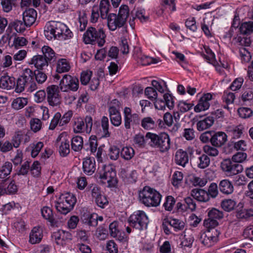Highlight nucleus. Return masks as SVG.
<instances>
[{"instance_id": "obj_6", "label": "nucleus", "mask_w": 253, "mask_h": 253, "mask_svg": "<svg viewBox=\"0 0 253 253\" xmlns=\"http://www.w3.org/2000/svg\"><path fill=\"white\" fill-rule=\"evenodd\" d=\"M76 201V198L74 194L66 192L60 195L55 202V207L59 212L66 214L73 209Z\"/></svg>"}, {"instance_id": "obj_37", "label": "nucleus", "mask_w": 253, "mask_h": 253, "mask_svg": "<svg viewBox=\"0 0 253 253\" xmlns=\"http://www.w3.org/2000/svg\"><path fill=\"white\" fill-rule=\"evenodd\" d=\"M253 216V209H245L242 206L236 212V217L239 219H248Z\"/></svg>"}, {"instance_id": "obj_55", "label": "nucleus", "mask_w": 253, "mask_h": 253, "mask_svg": "<svg viewBox=\"0 0 253 253\" xmlns=\"http://www.w3.org/2000/svg\"><path fill=\"white\" fill-rule=\"evenodd\" d=\"M175 204V199L171 196H168L165 199L163 207L166 211H171Z\"/></svg>"}, {"instance_id": "obj_58", "label": "nucleus", "mask_w": 253, "mask_h": 253, "mask_svg": "<svg viewBox=\"0 0 253 253\" xmlns=\"http://www.w3.org/2000/svg\"><path fill=\"white\" fill-rule=\"evenodd\" d=\"M144 93L147 98L152 101L155 100L158 96L157 91L152 87H147L145 89Z\"/></svg>"}, {"instance_id": "obj_27", "label": "nucleus", "mask_w": 253, "mask_h": 253, "mask_svg": "<svg viewBox=\"0 0 253 253\" xmlns=\"http://www.w3.org/2000/svg\"><path fill=\"white\" fill-rule=\"evenodd\" d=\"M57 141H59L58 145L60 155L62 157L67 156L70 153L69 141L64 138L62 139L60 136L57 138Z\"/></svg>"}, {"instance_id": "obj_13", "label": "nucleus", "mask_w": 253, "mask_h": 253, "mask_svg": "<svg viewBox=\"0 0 253 253\" xmlns=\"http://www.w3.org/2000/svg\"><path fill=\"white\" fill-rule=\"evenodd\" d=\"M124 126L129 129L131 127H135L138 126L140 123V118L137 113L132 114L131 109L129 107H125L124 110Z\"/></svg>"}, {"instance_id": "obj_59", "label": "nucleus", "mask_w": 253, "mask_h": 253, "mask_svg": "<svg viewBox=\"0 0 253 253\" xmlns=\"http://www.w3.org/2000/svg\"><path fill=\"white\" fill-rule=\"evenodd\" d=\"M101 127L103 136L106 137L110 136V133L108 130L109 120L108 118L106 116H103L101 119Z\"/></svg>"}, {"instance_id": "obj_64", "label": "nucleus", "mask_w": 253, "mask_h": 253, "mask_svg": "<svg viewBox=\"0 0 253 253\" xmlns=\"http://www.w3.org/2000/svg\"><path fill=\"white\" fill-rule=\"evenodd\" d=\"M240 55L243 63L249 62L251 59L250 53L246 48H242L240 49Z\"/></svg>"}, {"instance_id": "obj_56", "label": "nucleus", "mask_w": 253, "mask_h": 253, "mask_svg": "<svg viewBox=\"0 0 253 253\" xmlns=\"http://www.w3.org/2000/svg\"><path fill=\"white\" fill-rule=\"evenodd\" d=\"M13 60L11 55L8 54H3L2 58H1L0 65L3 68H8L12 65Z\"/></svg>"}, {"instance_id": "obj_48", "label": "nucleus", "mask_w": 253, "mask_h": 253, "mask_svg": "<svg viewBox=\"0 0 253 253\" xmlns=\"http://www.w3.org/2000/svg\"><path fill=\"white\" fill-rule=\"evenodd\" d=\"M169 224L175 231L181 230L184 227V223L179 219L172 218L169 219Z\"/></svg>"}, {"instance_id": "obj_41", "label": "nucleus", "mask_w": 253, "mask_h": 253, "mask_svg": "<svg viewBox=\"0 0 253 253\" xmlns=\"http://www.w3.org/2000/svg\"><path fill=\"white\" fill-rule=\"evenodd\" d=\"M83 147V139L81 136H76L73 137L71 140V148L76 152L82 150Z\"/></svg>"}, {"instance_id": "obj_18", "label": "nucleus", "mask_w": 253, "mask_h": 253, "mask_svg": "<svg viewBox=\"0 0 253 253\" xmlns=\"http://www.w3.org/2000/svg\"><path fill=\"white\" fill-rule=\"evenodd\" d=\"M49 62L42 55L34 56L28 62L29 65H33L38 70H42L48 66Z\"/></svg>"}, {"instance_id": "obj_14", "label": "nucleus", "mask_w": 253, "mask_h": 253, "mask_svg": "<svg viewBox=\"0 0 253 253\" xmlns=\"http://www.w3.org/2000/svg\"><path fill=\"white\" fill-rule=\"evenodd\" d=\"M59 89L56 85H51L46 88L47 100L49 105L54 107L60 104Z\"/></svg>"}, {"instance_id": "obj_16", "label": "nucleus", "mask_w": 253, "mask_h": 253, "mask_svg": "<svg viewBox=\"0 0 253 253\" xmlns=\"http://www.w3.org/2000/svg\"><path fill=\"white\" fill-rule=\"evenodd\" d=\"M53 237L56 244L62 246L68 244L72 239L71 233L62 230L54 233Z\"/></svg>"}, {"instance_id": "obj_61", "label": "nucleus", "mask_w": 253, "mask_h": 253, "mask_svg": "<svg viewBox=\"0 0 253 253\" xmlns=\"http://www.w3.org/2000/svg\"><path fill=\"white\" fill-rule=\"evenodd\" d=\"M163 98L166 106L170 110L173 109L174 106V97L169 93H165Z\"/></svg>"}, {"instance_id": "obj_32", "label": "nucleus", "mask_w": 253, "mask_h": 253, "mask_svg": "<svg viewBox=\"0 0 253 253\" xmlns=\"http://www.w3.org/2000/svg\"><path fill=\"white\" fill-rule=\"evenodd\" d=\"M145 11L143 9H137L132 12V18H130L129 24L131 27L134 26V20L136 18L138 19L141 22H144L148 20L149 17L145 15Z\"/></svg>"}, {"instance_id": "obj_52", "label": "nucleus", "mask_w": 253, "mask_h": 253, "mask_svg": "<svg viewBox=\"0 0 253 253\" xmlns=\"http://www.w3.org/2000/svg\"><path fill=\"white\" fill-rule=\"evenodd\" d=\"M197 163L199 168L205 169L209 166L210 159L207 155L203 154L198 158Z\"/></svg>"}, {"instance_id": "obj_44", "label": "nucleus", "mask_w": 253, "mask_h": 253, "mask_svg": "<svg viewBox=\"0 0 253 253\" xmlns=\"http://www.w3.org/2000/svg\"><path fill=\"white\" fill-rule=\"evenodd\" d=\"M134 155V149L129 146L124 147L121 152V156L126 160H129Z\"/></svg>"}, {"instance_id": "obj_5", "label": "nucleus", "mask_w": 253, "mask_h": 253, "mask_svg": "<svg viewBox=\"0 0 253 253\" xmlns=\"http://www.w3.org/2000/svg\"><path fill=\"white\" fill-rule=\"evenodd\" d=\"M146 138L150 140L149 144L151 147L158 148L161 152H165L170 148V140L169 135L166 133L157 134L147 132Z\"/></svg>"}, {"instance_id": "obj_4", "label": "nucleus", "mask_w": 253, "mask_h": 253, "mask_svg": "<svg viewBox=\"0 0 253 253\" xmlns=\"http://www.w3.org/2000/svg\"><path fill=\"white\" fill-rule=\"evenodd\" d=\"M162 196L157 191L145 186L139 193L140 202L148 207H156L161 202Z\"/></svg>"}, {"instance_id": "obj_46", "label": "nucleus", "mask_w": 253, "mask_h": 253, "mask_svg": "<svg viewBox=\"0 0 253 253\" xmlns=\"http://www.w3.org/2000/svg\"><path fill=\"white\" fill-rule=\"evenodd\" d=\"M236 205L235 201L232 199H226L222 201L221 206L222 208L226 211H232Z\"/></svg>"}, {"instance_id": "obj_63", "label": "nucleus", "mask_w": 253, "mask_h": 253, "mask_svg": "<svg viewBox=\"0 0 253 253\" xmlns=\"http://www.w3.org/2000/svg\"><path fill=\"white\" fill-rule=\"evenodd\" d=\"M193 106V104L184 101H179L178 104V111L181 113H184L190 110Z\"/></svg>"}, {"instance_id": "obj_19", "label": "nucleus", "mask_w": 253, "mask_h": 253, "mask_svg": "<svg viewBox=\"0 0 253 253\" xmlns=\"http://www.w3.org/2000/svg\"><path fill=\"white\" fill-rule=\"evenodd\" d=\"M37 17V11L33 8L27 9L23 13V20L26 27H30L34 24Z\"/></svg>"}, {"instance_id": "obj_42", "label": "nucleus", "mask_w": 253, "mask_h": 253, "mask_svg": "<svg viewBox=\"0 0 253 253\" xmlns=\"http://www.w3.org/2000/svg\"><path fill=\"white\" fill-rule=\"evenodd\" d=\"M141 126L145 129H153L156 126L155 121L150 117H145L140 120Z\"/></svg>"}, {"instance_id": "obj_23", "label": "nucleus", "mask_w": 253, "mask_h": 253, "mask_svg": "<svg viewBox=\"0 0 253 253\" xmlns=\"http://www.w3.org/2000/svg\"><path fill=\"white\" fill-rule=\"evenodd\" d=\"M211 144L217 147H221L227 141V136L225 133L219 131L216 133L213 132Z\"/></svg>"}, {"instance_id": "obj_10", "label": "nucleus", "mask_w": 253, "mask_h": 253, "mask_svg": "<svg viewBox=\"0 0 253 253\" xmlns=\"http://www.w3.org/2000/svg\"><path fill=\"white\" fill-rule=\"evenodd\" d=\"M99 178L104 183H107L108 187H114L117 183L116 171L111 166H104L99 171Z\"/></svg>"}, {"instance_id": "obj_50", "label": "nucleus", "mask_w": 253, "mask_h": 253, "mask_svg": "<svg viewBox=\"0 0 253 253\" xmlns=\"http://www.w3.org/2000/svg\"><path fill=\"white\" fill-rule=\"evenodd\" d=\"M148 139H146V136L139 133L136 134L133 137L134 144L138 147L143 148L145 146L146 141Z\"/></svg>"}, {"instance_id": "obj_8", "label": "nucleus", "mask_w": 253, "mask_h": 253, "mask_svg": "<svg viewBox=\"0 0 253 253\" xmlns=\"http://www.w3.org/2000/svg\"><path fill=\"white\" fill-rule=\"evenodd\" d=\"M59 87L62 92H76L79 88V79L76 77L65 74L60 80Z\"/></svg>"}, {"instance_id": "obj_11", "label": "nucleus", "mask_w": 253, "mask_h": 253, "mask_svg": "<svg viewBox=\"0 0 253 253\" xmlns=\"http://www.w3.org/2000/svg\"><path fill=\"white\" fill-rule=\"evenodd\" d=\"M92 119L89 116H86L84 119L77 118L75 119L73 126L74 131L75 133H89L92 129Z\"/></svg>"}, {"instance_id": "obj_47", "label": "nucleus", "mask_w": 253, "mask_h": 253, "mask_svg": "<svg viewBox=\"0 0 253 253\" xmlns=\"http://www.w3.org/2000/svg\"><path fill=\"white\" fill-rule=\"evenodd\" d=\"M79 22L80 23L79 29L80 31L83 32L85 29L87 24L86 14L84 11L79 12Z\"/></svg>"}, {"instance_id": "obj_62", "label": "nucleus", "mask_w": 253, "mask_h": 253, "mask_svg": "<svg viewBox=\"0 0 253 253\" xmlns=\"http://www.w3.org/2000/svg\"><path fill=\"white\" fill-rule=\"evenodd\" d=\"M238 113L241 118L246 119L251 117L253 114V111L250 108L247 107H241L238 109Z\"/></svg>"}, {"instance_id": "obj_53", "label": "nucleus", "mask_w": 253, "mask_h": 253, "mask_svg": "<svg viewBox=\"0 0 253 253\" xmlns=\"http://www.w3.org/2000/svg\"><path fill=\"white\" fill-rule=\"evenodd\" d=\"M23 137V134L22 131H18L15 132L12 137L11 143L14 148H18L20 146L21 140Z\"/></svg>"}, {"instance_id": "obj_60", "label": "nucleus", "mask_w": 253, "mask_h": 253, "mask_svg": "<svg viewBox=\"0 0 253 253\" xmlns=\"http://www.w3.org/2000/svg\"><path fill=\"white\" fill-rule=\"evenodd\" d=\"M208 216L217 220L218 219H221L223 216V214L221 211L216 209L212 208L208 211Z\"/></svg>"}, {"instance_id": "obj_34", "label": "nucleus", "mask_w": 253, "mask_h": 253, "mask_svg": "<svg viewBox=\"0 0 253 253\" xmlns=\"http://www.w3.org/2000/svg\"><path fill=\"white\" fill-rule=\"evenodd\" d=\"M71 68L69 62L64 58L58 60L56 63V72L61 74L68 72Z\"/></svg>"}, {"instance_id": "obj_24", "label": "nucleus", "mask_w": 253, "mask_h": 253, "mask_svg": "<svg viewBox=\"0 0 253 253\" xmlns=\"http://www.w3.org/2000/svg\"><path fill=\"white\" fill-rule=\"evenodd\" d=\"M15 79L13 77L4 75L0 78V88L7 90L13 88L15 85Z\"/></svg>"}, {"instance_id": "obj_31", "label": "nucleus", "mask_w": 253, "mask_h": 253, "mask_svg": "<svg viewBox=\"0 0 253 253\" xmlns=\"http://www.w3.org/2000/svg\"><path fill=\"white\" fill-rule=\"evenodd\" d=\"M109 232L112 237L117 238L119 241H122L125 239L124 236L122 235L117 221H114L110 224Z\"/></svg>"}, {"instance_id": "obj_51", "label": "nucleus", "mask_w": 253, "mask_h": 253, "mask_svg": "<svg viewBox=\"0 0 253 253\" xmlns=\"http://www.w3.org/2000/svg\"><path fill=\"white\" fill-rule=\"evenodd\" d=\"M42 216L51 223L54 222V216L52 210L47 207H44L41 210Z\"/></svg>"}, {"instance_id": "obj_39", "label": "nucleus", "mask_w": 253, "mask_h": 253, "mask_svg": "<svg viewBox=\"0 0 253 253\" xmlns=\"http://www.w3.org/2000/svg\"><path fill=\"white\" fill-rule=\"evenodd\" d=\"M42 55L49 63L52 60H54L56 58L55 53L54 50L49 46L44 45L42 47Z\"/></svg>"}, {"instance_id": "obj_57", "label": "nucleus", "mask_w": 253, "mask_h": 253, "mask_svg": "<svg viewBox=\"0 0 253 253\" xmlns=\"http://www.w3.org/2000/svg\"><path fill=\"white\" fill-rule=\"evenodd\" d=\"M184 237L182 239L180 245L184 247H190L194 241V237L192 235L186 234V231L184 232Z\"/></svg>"}, {"instance_id": "obj_12", "label": "nucleus", "mask_w": 253, "mask_h": 253, "mask_svg": "<svg viewBox=\"0 0 253 253\" xmlns=\"http://www.w3.org/2000/svg\"><path fill=\"white\" fill-rule=\"evenodd\" d=\"M220 167L227 176L237 175L243 170L242 165L235 163L230 159L223 160L220 163Z\"/></svg>"}, {"instance_id": "obj_2", "label": "nucleus", "mask_w": 253, "mask_h": 253, "mask_svg": "<svg viewBox=\"0 0 253 253\" xmlns=\"http://www.w3.org/2000/svg\"><path fill=\"white\" fill-rule=\"evenodd\" d=\"M34 75L31 69L26 68L23 70L21 75L17 80L15 92L21 93L25 90L27 92H32L38 89L37 84L33 80Z\"/></svg>"}, {"instance_id": "obj_54", "label": "nucleus", "mask_w": 253, "mask_h": 253, "mask_svg": "<svg viewBox=\"0 0 253 253\" xmlns=\"http://www.w3.org/2000/svg\"><path fill=\"white\" fill-rule=\"evenodd\" d=\"M33 74L34 75L33 76V80L35 81V79H36L38 84H42L47 79L46 75L39 70H37V72L33 71Z\"/></svg>"}, {"instance_id": "obj_38", "label": "nucleus", "mask_w": 253, "mask_h": 253, "mask_svg": "<svg viewBox=\"0 0 253 253\" xmlns=\"http://www.w3.org/2000/svg\"><path fill=\"white\" fill-rule=\"evenodd\" d=\"M1 10L5 13L10 12L16 6V0H0Z\"/></svg>"}, {"instance_id": "obj_29", "label": "nucleus", "mask_w": 253, "mask_h": 253, "mask_svg": "<svg viewBox=\"0 0 253 253\" xmlns=\"http://www.w3.org/2000/svg\"><path fill=\"white\" fill-rule=\"evenodd\" d=\"M42 238V229L39 227H35L30 234L29 242L32 244H37L41 242Z\"/></svg>"}, {"instance_id": "obj_17", "label": "nucleus", "mask_w": 253, "mask_h": 253, "mask_svg": "<svg viewBox=\"0 0 253 253\" xmlns=\"http://www.w3.org/2000/svg\"><path fill=\"white\" fill-rule=\"evenodd\" d=\"M133 57L138 63L142 66L150 65L152 61V58L144 55L142 53L141 48L138 47L134 48Z\"/></svg>"}, {"instance_id": "obj_28", "label": "nucleus", "mask_w": 253, "mask_h": 253, "mask_svg": "<svg viewBox=\"0 0 253 253\" xmlns=\"http://www.w3.org/2000/svg\"><path fill=\"white\" fill-rule=\"evenodd\" d=\"M191 196L199 202H207L210 197H208L207 192L202 189L196 188L191 191Z\"/></svg>"}, {"instance_id": "obj_1", "label": "nucleus", "mask_w": 253, "mask_h": 253, "mask_svg": "<svg viewBox=\"0 0 253 253\" xmlns=\"http://www.w3.org/2000/svg\"><path fill=\"white\" fill-rule=\"evenodd\" d=\"M44 34L48 40L60 37L64 39H69L73 35L72 32L65 24L54 21L46 23L44 27Z\"/></svg>"}, {"instance_id": "obj_21", "label": "nucleus", "mask_w": 253, "mask_h": 253, "mask_svg": "<svg viewBox=\"0 0 253 253\" xmlns=\"http://www.w3.org/2000/svg\"><path fill=\"white\" fill-rule=\"evenodd\" d=\"M110 121L113 125L119 126L122 123V117L119 108L116 106H111L109 108Z\"/></svg>"}, {"instance_id": "obj_35", "label": "nucleus", "mask_w": 253, "mask_h": 253, "mask_svg": "<svg viewBox=\"0 0 253 253\" xmlns=\"http://www.w3.org/2000/svg\"><path fill=\"white\" fill-rule=\"evenodd\" d=\"M97 214L93 213H84L82 216L83 222L89 226H95L97 225Z\"/></svg>"}, {"instance_id": "obj_3", "label": "nucleus", "mask_w": 253, "mask_h": 253, "mask_svg": "<svg viewBox=\"0 0 253 253\" xmlns=\"http://www.w3.org/2000/svg\"><path fill=\"white\" fill-rule=\"evenodd\" d=\"M128 15L129 8L126 5H122L120 7L118 15L115 13L109 14L107 18L109 29L114 31L117 28L124 26Z\"/></svg>"}, {"instance_id": "obj_36", "label": "nucleus", "mask_w": 253, "mask_h": 253, "mask_svg": "<svg viewBox=\"0 0 253 253\" xmlns=\"http://www.w3.org/2000/svg\"><path fill=\"white\" fill-rule=\"evenodd\" d=\"M110 4L108 0H101L99 8V12L100 13V17L102 19H106L109 15Z\"/></svg>"}, {"instance_id": "obj_25", "label": "nucleus", "mask_w": 253, "mask_h": 253, "mask_svg": "<svg viewBox=\"0 0 253 253\" xmlns=\"http://www.w3.org/2000/svg\"><path fill=\"white\" fill-rule=\"evenodd\" d=\"M174 161L176 164L185 167L189 162L187 152L182 149L178 150L175 153Z\"/></svg>"}, {"instance_id": "obj_40", "label": "nucleus", "mask_w": 253, "mask_h": 253, "mask_svg": "<svg viewBox=\"0 0 253 253\" xmlns=\"http://www.w3.org/2000/svg\"><path fill=\"white\" fill-rule=\"evenodd\" d=\"M28 103V99L24 97H17L14 99L12 103V108L16 110L24 108Z\"/></svg>"}, {"instance_id": "obj_9", "label": "nucleus", "mask_w": 253, "mask_h": 253, "mask_svg": "<svg viewBox=\"0 0 253 253\" xmlns=\"http://www.w3.org/2000/svg\"><path fill=\"white\" fill-rule=\"evenodd\" d=\"M128 221L130 226L141 230L147 228L148 219L143 211H138L130 215Z\"/></svg>"}, {"instance_id": "obj_7", "label": "nucleus", "mask_w": 253, "mask_h": 253, "mask_svg": "<svg viewBox=\"0 0 253 253\" xmlns=\"http://www.w3.org/2000/svg\"><path fill=\"white\" fill-rule=\"evenodd\" d=\"M106 35L102 29H96L90 27L84 33V40L86 44H98L102 46L105 42Z\"/></svg>"}, {"instance_id": "obj_49", "label": "nucleus", "mask_w": 253, "mask_h": 253, "mask_svg": "<svg viewBox=\"0 0 253 253\" xmlns=\"http://www.w3.org/2000/svg\"><path fill=\"white\" fill-rule=\"evenodd\" d=\"M240 31L244 35L252 33L253 32V22L249 21L242 23L240 26Z\"/></svg>"}, {"instance_id": "obj_15", "label": "nucleus", "mask_w": 253, "mask_h": 253, "mask_svg": "<svg viewBox=\"0 0 253 253\" xmlns=\"http://www.w3.org/2000/svg\"><path fill=\"white\" fill-rule=\"evenodd\" d=\"M200 242L206 247H211L214 245L218 241L216 231H211L207 230L201 234L199 238Z\"/></svg>"}, {"instance_id": "obj_30", "label": "nucleus", "mask_w": 253, "mask_h": 253, "mask_svg": "<svg viewBox=\"0 0 253 253\" xmlns=\"http://www.w3.org/2000/svg\"><path fill=\"white\" fill-rule=\"evenodd\" d=\"M214 122V118L213 116H209L203 120L198 122L197 128L199 131H203L210 128L212 126Z\"/></svg>"}, {"instance_id": "obj_26", "label": "nucleus", "mask_w": 253, "mask_h": 253, "mask_svg": "<svg viewBox=\"0 0 253 253\" xmlns=\"http://www.w3.org/2000/svg\"><path fill=\"white\" fill-rule=\"evenodd\" d=\"M244 126L242 125L229 126L227 127V131L231 135L232 139H237L242 137L243 134Z\"/></svg>"}, {"instance_id": "obj_45", "label": "nucleus", "mask_w": 253, "mask_h": 253, "mask_svg": "<svg viewBox=\"0 0 253 253\" xmlns=\"http://www.w3.org/2000/svg\"><path fill=\"white\" fill-rule=\"evenodd\" d=\"M12 165L10 162H6L0 169V178H6L11 172Z\"/></svg>"}, {"instance_id": "obj_20", "label": "nucleus", "mask_w": 253, "mask_h": 253, "mask_svg": "<svg viewBox=\"0 0 253 253\" xmlns=\"http://www.w3.org/2000/svg\"><path fill=\"white\" fill-rule=\"evenodd\" d=\"M211 99L212 95L211 93L204 94L199 100L198 104L195 107V112H200L208 109L210 106V101Z\"/></svg>"}, {"instance_id": "obj_22", "label": "nucleus", "mask_w": 253, "mask_h": 253, "mask_svg": "<svg viewBox=\"0 0 253 253\" xmlns=\"http://www.w3.org/2000/svg\"><path fill=\"white\" fill-rule=\"evenodd\" d=\"M84 172L88 175H92L96 170V163L93 158H84L83 162Z\"/></svg>"}, {"instance_id": "obj_43", "label": "nucleus", "mask_w": 253, "mask_h": 253, "mask_svg": "<svg viewBox=\"0 0 253 253\" xmlns=\"http://www.w3.org/2000/svg\"><path fill=\"white\" fill-rule=\"evenodd\" d=\"M235 43L242 48H246L250 46L251 41L250 38L239 36L234 39Z\"/></svg>"}, {"instance_id": "obj_33", "label": "nucleus", "mask_w": 253, "mask_h": 253, "mask_svg": "<svg viewBox=\"0 0 253 253\" xmlns=\"http://www.w3.org/2000/svg\"><path fill=\"white\" fill-rule=\"evenodd\" d=\"M218 188L222 193L226 195L231 194L234 190V187L232 182L227 179H223L220 181Z\"/></svg>"}]
</instances>
